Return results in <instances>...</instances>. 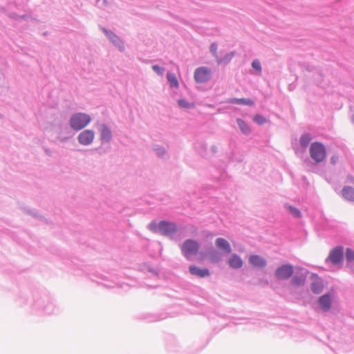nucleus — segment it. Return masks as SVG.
Masks as SVG:
<instances>
[{"mask_svg":"<svg viewBox=\"0 0 354 354\" xmlns=\"http://www.w3.org/2000/svg\"><path fill=\"white\" fill-rule=\"evenodd\" d=\"M252 66L253 68L257 70L259 72H261V64L258 60H254L252 62Z\"/></svg>","mask_w":354,"mask_h":354,"instance_id":"nucleus-28","label":"nucleus"},{"mask_svg":"<svg viewBox=\"0 0 354 354\" xmlns=\"http://www.w3.org/2000/svg\"><path fill=\"white\" fill-rule=\"evenodd\" d=\"M346 259L348 261H351L354 260V251L351 249H346Z\"/></svg>","mask_w":354,"mask_h":354,"instance_id":"nucleus-27","label":"nucleus"},{"mask_svg":"<svg viewBox=\"0 0 354 354\" xmlns=\"http://www.w3.org/2000/svg\"><path fill=\"white\" fill-rule=\"evenodd\" d=\"M189 272L192 275H196V276H198L201 278L207 277L209 275V270L207 268L201 269L196 266H189Z\"/></svg>","mask_w":354,"mask_h":354,"instance_id":"nucleus-11","label":"nucleus"},{"mask_svg":"<svg viewBox=\"0 0 354 354\" xmlns=\"http://www.w3.org/2000/svg\"><path fill=\"white\" fill-rule=\"evenodd\" d=\"M329 259L333 264H338L341 263L343 259V250L342 248H337L333 249L330 254Z\"/></svg>","mask_w":354,"mask_h":354,"instance_id":"nucleus-8","label":"nucleus"},{"mask_svg":"<svg viewBox=\"0 0 354 354\" xmlns=\"http://www.w3.org/2000/svg\"><path fill=\"white\" fill-rule=\"evenodd\" d=\"M228 263L230 267L234 269H238L242 267L243 261L236 254H233L228 260Z\"/></svg>","mask_w":354,"mask_h":354,"instance_id":"nucleus-13","label":"nucleus"},{"mask_svg":"<svg viewBox=\"0 0 354 354\" xmlns=\"http://www.w3.org/2000/svg\"><path fill=\"white\" fill-rule=\"evenodd\" d=\"M95 133L92 130H84L78 136V141L81 145H88L92 143Z\"/></svg>","mask_w":354,"mask_h":354,"instance_id":"nucleus-7","label":"nucleus"},{"mask_svg":"<svg viewBox=\"0 0 354 354\" xmlns=\"http://www.w3.org/2000/svg\"><path fill=\"white\" fill-rule=\"evenodd\" d=\"M210 52L214 55L216 57H218L217 55V45L216 44H212L209 48Z\"/></svg>","mask_w":354,"mask_h":354,"instance_id":"nucleus-29","label":"nucleus"},{"mask_svg":"<svg viewBox=\"0 0 354 354\" xmlns=\"http://www.w3.org/2000/svg\"><path fill=\"white\" fill-rule=\"evenodd\" d=\"M167 79L169 82L170 86L174 88H178V81L174 73H168L167 75Z\"/></svg>","mask_w":354,"mask_h":354,"instance_id":"nucleus-17","label":"nucleus"},{"mask_svg":"<svg viewBox=\"0 0 354 354\" xmlns=\"http://www.w3.org/2000/svg\"><path fill=\"white\" fill-rule=\"evenodd\" d=\"M330 161L333 164H335L336 162H337V158L335 157H332L331 159H330Z\"/></svg>","mask_w":354,"mask_h":354,"instance_id":"nucleus-32","label":"nucleus"},{"mask_svg":"<svg viewBox=\"0 0 354 354\" xmlns=\"http://www.w3.org/2000/svg\"><path fill=\"white\" fill-rule=\"evenodd\" d=\"M221 259V254L216 251H212L209 254V259L212 263H217Z\"/></svg>","mask_w":354,"mask_h":354,"instance_id":"nucleus-21","label":"nucleus"},{"mask_svg":"<svg viewBox=\"0 0 354 354\" xmlns=\"http://www.w3.org/2000/svg\"><path fill=\"white\" fill-rule=\"evenodd\" d=\"M211 78V70L207 67H200L194 72V80L198 83H205Z\"/></svg>","mask_w":354,"mask_h":354,"instance_id":"nucleus-4","label":"nucleus"},{"mask_svg":"<svg viewBox=\"0 0 354 354\" xmlns=\"http://www.w3.org/2000/svg\"><path fill=\"white\" fill-rule=\"evenodd\" d=\"M158 228L163 235H172L177 231V227L174 223L161 221L158 223Z\"/></svg>","mask_w":354,"mask_h":354,"instance_id":"nucleus-6","label":"nucleus"},{"mask_svg":"<svg viewBox=\"0 0 354 354\" xmlns=\"http://www.w3.org/2000/svg\"><path fill=\"white\" fill-rule=\"evenodd\" d=\"M310 140H311V137H310V134L305 133L301 136L299 142L302 147L306 148Z\"/></svg>","mask_w":354,"mask_h":354,"instance_id":"nucleus-20","label":"nucleus"},{"mask_svg":"<svg viewBox=\"0 0 354 354\" xmlns=\"http://www.w3.org/2000/svg\"><path fill=\"white\" fill-rule=\"evenodd\" d=\"M199 244L196 241L187 239L183 242L180 249L187 259H189L192 256L197 254L199 250Z\"/></svg>","mask_w":354,"mask_h":354,"instance_id":"nucleus-3","label":"nucleus"},{"mask_svg":"<svg viewBox=\"0 0 354 354\" xmlns=\"http://www.w3.org/2000/svg\"><path fill=\"white\" fill-rule=\"evenodd\" d=\"M230 102L231 103H234V104H241L249 105V106H252V105L254 104V102H253L252 100H251L250 99H245V98H240V99L234 98V99H232L230 100Z\"/></svg>","mask_w":354,"mask_h":354,"instance_id":"nucleus-19","label":"nucleus"},{"mask_svg":"<svg viewBox=\"0 0 354 354\" xmlns=\"http://www.w3.org/2000/svg\"><path fill=\"white\" fill-rule=\"evenodd\" d=\"M253 120L258 124H263L266 122V118L263 115L259 114L254 115Z\"/></svg>","mask_w":354,"mask_h":354,"instance_id":"nucleus-25","label":"nucleus"},{"mask_svg":"<svg viewBox=\"0 0 354 354\" xmlns=\"http://www.w3.org/2000/svg\"><path fill=\"white\" fill-rule=\"evenodd\" d=\"M215 245L217 248L223 250L225 253H230L232 250L229 242L223 238H218L215 241Z\"/></svg>","mask_w":354,"mask_h":354,"instance_id":"nucleus-9","label":"nucleus"},{"mask_svg":"<svg viewBox=\"0 0 354 354\" xmlns=\"http://www.w3.org/2000/svg\"><path fill=\"white\" fill-rule=\"evenodd\" d=\"M249 262L253 266L262 268L266 266V261L259 255H252L249 258Z\"/></svg>","mask_w":354,"mask_h":354,"instance_id":"nucleus-10","label":"nucleus"},{"mask_svg":"<svg viewBox=\"0 0 354 354\" xmlns=\"http://www.w3.org/2000/svg\"><path fill=\"white\" fill-rule=\"evenodd\" d=\"M100 136L102 141L109 142L111 139V132L106 125H102Z\"/></svg>","mask_w":354,"mask_h":354,"instance_id":"nucleus-16","label":"nucleus"},{"mask_svg":"<svg viewBox=\"0 0 354 354\" xmlns=\"http://www.w3.org/2000/svg\"><path fill=\"white\" fill-rule=\"evenodd\" d=\"M288 209L294 217H295V218L301 217V214L300 211L298 209H297L292 206H288Z\"/></svg>","mask_w":354,"mask_h":354,"instance_id":"nucleus-24","label":"nucleus"},{"mask_svg":"<svg viewBox=\"0 0 354 354\" xmlns=\"http://www.w3.org/2000/svg\"><path fill=\"white\" fill-rule=\"evenodd\" d=\"M103 30H104V32L106 35V36L109 38V39L113 44H115V45L118 46L120 49L124 48L122 42L121 41V40L119 39V37L117 35H115L113 32H109L108 30H106L105 29H104Z\"/></svg>","mask_w":354,"mask_h":354,"instance_id":"nucleus-14","label":"nucleus"},{"mask_svg":"<svg viewBox=\"0 0 354 354\" xmlns=\"http://www.w3.org/2000/svg\"><path fill=\"white\" fill-rule=\"evenodd\" d=\"M311 158L317 163L322 162L326 158V149L320 142H313L310 147Z\"/></svg>","mask_w":354,"mask_h":354,"instance_id":"nucleus-1","label":"nucleus"},{"mask_svg":"<svg viewBox=\"0 0 354 354\" xmlns=\"http://www.w3.org/2000/svg\"><path fill=\"white\" fill-rule=\"evenodd\" d=\"M218 62L219 64H221L223 62V60L222 59H219Z\"/></svg>","mask_w":354,"mask_h":354,"instance_id":"nucleus-33","label":"nucleus"},{"mask_svg":"<svg viewBox=\"0 0 354 354\" xmlns=\"http://www.w3.org/2000/svg\"><path fill=\"white\" fill-rule=\"evenodd\" d=\"M233 56H234V54L232 53L227 55H226L227 61H229L230 59H231Z\"/></svg>","mask_w":354,"mask_h":354,"instance_id":"nucleus-31","label":"nucleus"},{"mask_svg":"<svg viewBox=\"0 0 354 354\" xmlns=\"http://www.w3.org/2000/svg\"><path fill=\"white\" fill-rule=\"evenodd\" d=\"M305 281V277L303 276H295L292 280V283L295 286H300L302 285Z\"/></svg>","mask_w":354,"mask_h":354,"instance_id":"nucleus-23","label":"nucleus"},{"mask_svg":"<svg viewBox=\"0 0 354 354\" xmlns=\"http://www.w3.org/2000/svg\"><path fill=\"white\" fill-rule=\"evenodd\" d=\"M178 104L180 106L183 108H192L194 106V104H189L185 100H179Z\"/></svg>","mask_w":354,"mask_h":354,"instance_id":"nucleus-26","label":"nucleus"},{"mask_svg":"<svg viewBox=\"0 0 354 354\" xmlns=\"http://www.w3.org/2000/svg\"><path fill=\"white\" fill-rule=\"evenodd\" d=\"M90 122V116L84 113L75 114L70 120L71 127L75 130L84 128Z\"/></svg>","mask_w":354,"mask_h":354,"instance_id":"nucleus-2","label":"nucleus"},{"mask_svg":"<svg viewBox=\"0 0 354 354\" xmlns=\"http://www.w3.org/2000/svg\"><path fill=\"white\" fill-rule=\"evenodd\" d=\"M342 196L346 200L354 201V188L349 186L344 187Z\"/></svg>","mask_w":354,"mask_h":354,"instance_id":"nucleus-15","label":"nucleus"},{"mask_svg":"<svg viewBox=\"0 0 354 354\" xmlns=\"http://www.w3.org/2000/svg\"><path fill=\"white\" fill-rule=\"evenodd\" d=\"M323 286L322 283L317 280L312 283L311 288L313 292L315 293H319L322 290Z\"/></svg>","mask_w":354,"mask_h":354,"instance_id":"nucleus-22","label":"nucleus"},{"mask_svg":"<svg viewBox=\"0 0 354 354\" xmlns=\"http://www.w3.org/2000/svg\"><path fill=\"white\" fill-rule=\"evenodd\" d=\"M152 68L158 74L162 75L164 73V68L159 66L154 65L153 66Z\"/></svg>","mask_w":354,"mask_h":354,"instance_id":"nucleus-30","label":"nucleus"},{"mask_svg":"<svg viewBox=\"0 0 354 354\" xmlns=\"http://www.w3.org/2000/svg\"><path fill=\"white\" fill-rule=\"evenodd\" d=\"M293 274V267L290 264L282 265L275 271L276 277L279 279H287Z\"/></svg>","mask_w":354,"mask_h":354,"instance_id":"nucleus-5","label":"nucleus"},{"mask_svg":"<svg viewBox=\"0 0 354 354\" xmlns=\"http://www.w3.org/2000/svg\"><path fill=\"white\" fill-rule=\"evenodd\" d=\"M237 124L240 128L241 131L244 134H249L250 133V127L241 119H237L236 120Z\"/></svg>","mask_w":354,"mask_h":354,"instance_id":"nucleus-18","label":"nucleus"},{"mask_svg":"<svg viewBox=\"0 0 354 354\" xmlns=\"http://www.w3.org/2000/svg\"><path fill=\"white\" fill-rule=\"evenodd\" d=\"M319 304L320 308L324 311H328L330 308L331 306V298L329 295H324L322 296L319 299Z\"/></svg>","mask_w":354,"mask_h":354,"instance_id":"nucleus-12","label":"nucleus"}]
</instances>
